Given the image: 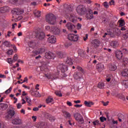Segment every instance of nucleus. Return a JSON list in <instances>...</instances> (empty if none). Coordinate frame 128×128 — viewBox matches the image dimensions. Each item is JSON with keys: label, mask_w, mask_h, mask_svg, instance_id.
<instances>
[{"label": "nucleus", "mask_w": 128, "mask_h": 128, "mask_svg": "<svg viewBox=\"0 0 128 128\" xmlns=\"http://www.w3.org/2000/svg\"><path fill=\"white\" fill-rule=\"evenodd\" d=\"M57 56H58V58H62L64 56V54L60 52H58Z\"/></svg>", "instance_id": "nucleus-28"}, {"label": "nucleus", "mask_w": 128, "mask_h": 128, "mask_svg": "<svg viewBox=\"0 0 128 128\" xmlns=\"http://www.w3.org/2000/svg\"><path fill=\"white\" fill-rule=\"evenodd\" d=\"M10 10V8L8 6H4L0 8V12H6Z\"/></svg>", "instance_id": "nucleus-22"}, {"label": "nucleus", "mask_w": 128, "mask_h": 128, "mask_svg": "<svg viewBox=\"0 0 128 128\" xmlns=\"http://www.w3.org/2000/svg\"><path fill=\"white\" fill-rule=\"evenodd\" d=\"M84 2H85V4H92V1L90 0H85L84 1Z\"/></svg>", "instance_id": "nucleus-53"}, {"label": "nucleus", "mask_w": 128, "mask_h": 128, "mask_svg": "<svg viewBox=\"0 0 128 128\" xmlns=\"http://www.w3.org/2000/svg\"><path fill=\"white\" fill-rule=\"evenodd\" d=\"M7 62L10 64H12V62H14V61L12 58H8Z\"/></svg>", "instance_id": "nucleus-38"}, {"label": "nucleus", "mask_w": 128, "mask_h": 128, "mask_svg": "<svg viewBox=\"0 0 128 128\" xmlns=\"http://www.w3.org/2000/svg\"><path fill=\"white\" fill-rule=\"evenodd\" d=\"M12 88L10 87L8 90H7L5 92L4 94H8L12 92Z\"/></svg>", "instance_id": "nucleus-42"}, {"label": "nucleus", "mask_w": 128, "mask_h": 128, "mask_svg": "<svg viewBox=\"0 0 128 128\" xmlns=\"http://www.w3.org/2000/svg\"><path fill=\"white\" fill-rule=\"evenodd\" d=\"M122 76L128 77V70L124 69L122 72Z\"/></svg>", "instance_id": "nucleus-24"}, {"label": "nucleus", "mask_w": 128, "mask_h": 128, "mask_svg": "<svg viewBox=\"0 0 128 128\" xmlns=\"http://www.w3.org/2000/svg\"><path fill=\"white\" fill-rule=\"evenodd\" d=\"M86 18L88 20H92V18H94V15L92 14L88 13L86 14Z\"/></svg>", "instance_id": "nucleus-27"}, {"label": "nucleus", "mask_w": 128, "mask_h": 128, "mask_svg": "<svg viewBox=\"0 0 128 128\" xmlns=\"http://www.w3.org/2000/svg\"><path fill=\"white\" fill-rule=\"evenodd\" d=\"M84 104L86 106H88V108H90V106H94V104L93 102L91 101L85 100L84 102Z\"/></svg>", "instance_id": "nucleus-19"}, {"label": "nucleus", "mask_w": 128, "mask_h": 128, "mask_svg": "<svg viewBox=\"0 0 128 128\" xmlns=\"http://www.w3.org/2000/svg\"><path fill=\"white\" fill-rule=\"evenodd\" d=\"M16 26H18V24H16V23L12 24V30H14V28H16Z\"/></svg>", "instance_id": "nucleus-58"}, {"label": "nucleus", "mask_w": 128, "mask_h": 128, "mask_svg": "<svg viewBox=\"0 0 128 128\" xmlns=\"http://www.w3.org/2000/svg\"><path fill=\"white\" fill-rule=\"evenodd\" d=\"M4 46H10V42H8V41H5L4 42Z\"/></svg>", "instance_id": "nucleus-50"}, {"label": "nucleus", "mask_w": 128, "mask_h": 128, "mask_svg": "<svg viewBox=\"0 0 128 128\" xmlns=\"http://www.w3.org/2000/svg\"><path fill=\"white\" fill-rule=\"evenodd\" d=\"M116 58L118 60H121L122 58V51H117L116 52Z\"/></svg>", "instance_id": "nucleus-21"}, {"label": "nucleus", "mask_w": 128, "mask_h": 128, "mask_svg": "<svg viewBox=\"0 0 128 128\" xmlns=\"http://www.w3.org/2000/svg\"><path fill=\"white\" fill-rule=\"evenodd\" d=\"M12 124H22V119L18 117L12 120Z\"/></svg>", "instance_id": "nucleus-10"}, {"label": "nucleus", "mask_w": 128, "mask_h": 128, "mask_svg": "<svg viewBox=\"0 0 128 128\" xmlns=\"http://www.w3.org/2000/svg\"><path fill=\"white\" fill-rule=\"evenodd\" d=\"M110 46H112V48H116V46H118V42L116 41H112L110 42Z\"/></svg>", "instance_id": "nucleus-31"}, {"label": "nucleus", "mask_w": 128, "mask_h": 128, "mask_svg": "<svg viewBox=\"0 0 128 128\" xmlns=\"http://www.w3.org/2000/svg\"><path fill=\"white\" fill-rule=\"evenodd\" d=\"M57 70L58 72L61 70L62 72H64L68 70V66L64 64H60L57 66Z\"/></svg>", "instance_id": "nucleus-6"}, {"label": "nucleus", "mask_w": 128, "mask_h": 128, "mask_svg": "<svg viewBox=\"0 0 128 128\" xmlns=\"http://www.w3.org/2000/svg\"><path fill=\"white\" fill-rule=\"evenodd\" d=\"M48 41L50 44H54L56 42V36H52L48 38Z\"/></svg>", "instance_id": "nucleus-16"}, {"label": "nucleus", "mask_w": 128, "mask_h": 128, "mask_svg": "<svg viewBox=\"0 0 128 128\" xmlns=\"http://www.w3.org/2000/svg\"><path fill=\"white\" fill-rule=\"evenodd\" d=\"M26 100L28 104V106H31L32 105V100L28 97H26Z\"/></svg>", "instance_id": "nucleus-39"}, {"label": "nucleus", "mask_w": 128, "mask_h": 128, "mask_svg": "<svg viewBox=\"0 0 128 128\" xmlns=\"http://www.w3.org/2000/svg\"><path fill=\"white\" fill-rule=\"evenodd\" d=\"M55 94L58 96H62V94L60 91L57 90L55 92Z\"/></svg>", "instance_id": "nucleus-40"}, {"label": "nucleus", "mask_w": 128, "mask_h": 128, "mask_svg": "<svg viewBox=\"0 0 128 128\" xmlns=\"http://www.w3.org/2000/svg\"><path fill=\"white\" fill-rule=\"evenodd\" d=\"M14 54V50H10L7 52V54H8V56H12Z\"/></svg>", "instance_id": "nucleus-45"}, {"label": "nucleus", "mask_w": 128, "mask_h": 128, "mask_svg": "<svg viewBox=\"0 0 128 128\" xmlns=\"http://www.w3.org/2000/svg\"><path fill=\"white\" fill-rule=\"evenodd\" d=\"M36 38L39 40H42L44 38V33L42 30L38 31L36 33Z\"/></svg>", "instance_id": "nucleus-8"}, {"label": "nucleus", "mask_w": 128, "mask_h": 128, "mask_svg": "<svg viewBox=\"0 0 128 128\" xmlns=\"http://www.w3.org/2000/svg\"><path fill=\"white\" fill-rule=\"evenodd\" d=\"M74 118L77 122H78L79 124H82L84 122V118L82 116L80 113H76L74 114Z\"/></svg>", "instance_id": "nucleus-4"}, {"label": "nucleus", "mask_w": 128, "mask_h": 128, "mask_svg": "<svg viewBox=\"0 0 128 128\" xmlns=\"http://www.w3.org/2000/svg\"><path fill=\"white\" fill-rule=\"evenodd\" d=\"M122 84L124 88H128V80H123L122 82Z\"/></svg>", "instance_id": "nucleus-25"}, {"label": "nucleus", "mask_w": 128, "mask_h": 128, "mask_svg": "<svg viewBox=\"0 0 128 128\" xmlns=\"http://www.w3.org/2000/svg\"><path fill=\"white\" fill-rule=\"evenodd\" d=\"M68 38L70 42H78V36L74 34H69Z\"/></svg>", "instance_id": "nucleus-7"}, {"label": "nucleus", "mask_w": 128, "mask_h": 128, "mask_svg": "<svg viewBox=\"0 0 128 128\" xmlns=\"http://www.w3.org/2000/svg\"><path fill=\"white\" fill-rule=\"evenodd\" d=\"M66 62L68 64L72 66V59L71 58H68L66 61Z\"/></svg>", "instance_id": "nucleus-26"}, {"label": "nucleus", "mask_w": 128, "mask_h": 128, "mask_svg": "<svg viewBox=\"0 0 128 128\" xmlns=\"http://www.w3.org/2000/svg\"><path fill=\"white\" fill-rule=\"evenodd\" d=\"M66 27L68 28V30H72L75 28L76 26L74 24H72V23L68 22L66 24Z\"/></svg>", "instance_id": "nucleus-17"}, {"label": "nucleus", "mask_w": 128, "mask_h": 128, "mask_svg": "<svg viewBox=\"0 0 128 128\" xmlns=\"http://www.w3.org/2000/svg\"><path fill=\"white\" fill-rule=\"evenodd\" d=\"M102 104L104 106H106L108 104V102H104V101L102 102Z\"/></svg>", "instance_id": "nucleus-54"}, {"label": "nucleus", "mask_w": 128, "mask_h": 128, "mask_svg": "<svg viewBox=\"0 0 128 128\" xmlns=\"http://www.w3.org/2000/svg\"><path fill=\"white\" fill-rule=\"evenodd\" d=\"M13 60H14V62H16L18 60V54H15L14 55Z\"/></svg>", "instance_id": "nucleus-49"}, {"label": "nucleus", "mask_w": 128, "mask_h": 128, "mask_svg": "<svg viewBox=\"0 0 128 128\" xmlns=\"http://www.w3.org/2000/svg\"><path fill=\"white\" fill-rule=\"evenodd\" d=\"M92 44L94 48H98L100 46V41L98 40H92Z\"/></svg>", "instance_id": "nucleus-14"}, {"label": "nucleus", "mask_w": 128, "mask_h": 128, "mask_svg": "<svg viewBox=\"0 0 128 128\" xmlns=\"http://www.w3.org/2000/svg\"><path fill=\"white\" fill-rule=\"evenodd\" d=\"M64 115L66 118H70V114L68 113V112H66V111H64L63 112Z\"/></svg>", "instance_id": "nucleus-29"}, {"label": "nucleus", "mask_w": 128, "mask_h": 128, "mask_svg": "<svg viewBox=\"0 0 128 128\" xmlns=\"http://www.w3.org/2000/svg\"><path fill=\"white\" fill-rule=\"evenodd\" d=\"M96 68L98 69L99 72H100L104 70V65L103 64H98L96 66Z\"/></svg>", "instance_id": "nucleus-12"}, {"label": "nucleus", "mask_w": 128, "mask_h": 128, "mask_svg": "<svg viewBox=\"0 0 128 128\" xmlns=\"http://www.w3.org/2000/svg\"><path fill=\"white\" fill-rule=\"evenodd\" d=\"M10 36H14V34H12V32L8 31L7 34H5V38H10Z\"/></svg>", "instance_id": "nucleus-35"}, {"label": "nucleus", "mask_w": 128, "mask_h": 128, "mask_svg": "<svg viewBox=\"0 0 128 128\" xmlns=\"http://www.w3.org/2000/svg\"><path fill=\"white\" fill-rule=\"evenodd\" d=\"M77 28L78 30H80V28H82V25L80 24H78L77 25Z\"/></svg>", "instance_id": "nucleus-62"}, {"label": "nucleus", "mask_w": 128, "mask_h": 128, "mask_svg": "<svg viewBox=\"0 0 128 128\" xmlns=\"http://www.w3.org/2000/svg\"><path fill=\"white\" fill-rule=\"evenodd\" d=\"M109 70H110L114 72V70H116V66L111 65L109 67Z\"/></svg>", "instance_id": "nucleus-34"}, {"label": "nucleus", "mask_w": 128, "mask_h": 128, "mask_svg": "<svg viewBox=\"0 0 128 128\" xmlns=\"http://www.w3.org/2000/svg\"><path fill=\"white\" fill-rule=\"evenodd\" d=\"M54 56V54H52V52H46L45 54L44 58H48V60H50V58H52Z\"/></svg>", "instance_id": "nucleus-15"}, {"label": "nucleus", "mask_w": 128, "mask_h": 128, "mask_svg": "<svg viewBox=\"0 0 128 128\" xmlns=\"http://www.w3.org/2000/svg\"><path fill=\"white\" fill-rule=\"evenodd\" d=\"M76 10L78 14H80L82 12H86V6L80 4L77 6Z\"/></svg>", "instance_id": "nucleus-5"}, {"label": "nucleus", "mask_w": 128, "mask_h": 128, "mask_svg": "<svg viewBox=\"0 0 128 128\" xmlns=\"http://www.w3.org/2000/svg\"><path fill=\"white\" fill-rule=\"evenodd\" d=\"M46 20L48 24H54L56 18L52 14H50L46 16Z\"/></svg>", "instance_id": "nucleus-3"}, {"label": "nucleus", "mask_w": 128, "mask_h": 128, "mask_svg": "<svg viewBox=\"0 0 128 128\" xmlns=\"http://www.w3.org/2000/svg\"><path fill=\"white\" fill-rule=\"evenodd\" d=\"M66 104L68 106H72V104L70 101H67Z\"/></svg>", "instance_id": "nucleus-57"}, {"label": "nucleus", "mask_w": 128, "mask_h": 128, "mask_svg": "<svg viewBox=\"0 0 128 128\" xmlns=\"http://www.w3.org/2000/svg\"><path fill=\"white\" fill-rule=\"evenodd\" d=\"M104 6L106 8H108V2H104Z\"/></svg>", "instance_id": "nucleus-56"}, {"label": "nucleus", "mask_w": 128, "mask_h": 128, "mask_svg": "<svg viewBox=\"0 0 128 128\" xmlns=\"http://www.w3.org/2000/svg\"><path fill=\"white\" fill-rule=\"evenodd\" d=\"M32 119L33 120V122H36V116H32Z\"/></svg>", "instance_id": "nucleus-64"}, {"label": "nucleus", "mask_w": 128, "mask_h": 128, "mask_svg": "<svg viewBox=\"0 0 128 128\" xmlns=\"http://www.w3.org/2000/svg\"><path fill=\"white\" fill-rule=\"evenodd\" d=\"M22 108V104H20V103H18L17 104V108Z\"/></svg>", "instance_id": "nucleus-63"}, {"label": "nucleus", "mask_w": 128, "mask_h": 128, "mask_svg": "<svg viewBox=\"0 0 128 128\" xmlns=\"http://www.w3.org/2000/svg\"><path fill=\"white\" fill-rule=\"evenodd\" d=\"M70 46H72V43L69 42L65 44L64 46L66 48H70Z\"/></svg>", "instance_id": "nucleus-46"}, {"label": "nucleus", "mask_w": 128, "mask_h": 128, "mask_svg": "<svg viewBox=\"0 0 128 128\" xmlns=\"http://www.w3.org/2000/svg\"><path fill=\"white\" fill-rule=\"evenodd\" d=\"M45 28L46 30H49V32H52V30L54 29L52 27H50V26H46Z\"/></svg>", "instance_id": "nucleus-36"}, {"label": "nucleus", "mask_w": 128, "mask_h": 128, "mask_svg": "<svg viewBox=\"0 0 128 128\" xmlns=\"http://www.w3.org/2000/svg\"><path fill=\"white\" fill-rule=\"evenodd\" d=\"M52 32H54L56 34H60V30L58 29V28H53V30H52Z\"/></svg>", "instance_id": "nucleus-23"}, {"label": "nucleus", "mask_w": 128, "mask_h": 128, "mask_svg": "<svg viewBox=\"0 0 128 128\" xmlns=\"http://www.w3.org/2000/svg\"><path fill=\"white\" fill-rule=\"evenodd\" d=\"M123 62H125V64H128V58H124L123 60Z\"/></svg>", "instance_id": "nucleus-61"}, {"label": "nucleus", "mask_w": 128, "mask_h": 128, "mask_svg": "<svg viewBox=\"0 0 128 128\" xmlns=\"http://www.w3.org/2000/svg\"><path fill=\"white\" fill-rule=\"evenodd\" d=\"M34 14L36 16V18H40V12L37 11L34 13Z\"/></svg>", "instance_id": "nucleus-43"}, {"label": "nucleus", "mask_w": 128, "mask_h": 128, "mask_svg": "<svg viewBox=\"0 0 128 128\" xmlns=\"http://www.w3.org/2000/svg\"><path fill=\"white\" fill-rule=\"evenodd\" d=\"M76 70L79 72L75 73L74 75V78L76 80H80L82 78L84 70L80 66H77Z\"/></svg>", "instance_id": "nucleus-2"}, {"label": "nucleus", "mask_w": 128, "mask_h": 128, "mask_svg": "<svg viewBox=\"0 0 128 128\" xmlns=\"http://www.w3.org/2000/svg\"><path fill=\"white\" fill-rule=\"evenodd\" d=\"M88 38V34H86L85 37H84V42H86V40Z\"/></svg>", "instance_id": "nucleus-55"}, {"label": "nucleus", "mask_w": 128, "mask_h": 128, "mask_svg": "<svg viewBox=\"0 0 128 128\" xmlns=\"http://www.w3.org/2000/svg\"><path fill=\"white\" fill-rule=\"evenodd\" d=\"M84 50H80L78 52V54H80V56H84Z\"/></svg>", "instance_id": "nucleus-37"}, {"label": "nucleus", "mask_w": 128, "mask_h": 128, "mask_svg": "<svg viewBox=\"0 0 128 128\" xmlns=\"http://www.w3.org/2000/svg\"><path fill=\"white\" fill-rule=\"evenodd\" d=\"M116 96H117V98H118L120 100H124V96L122 94H118V95H116Z\"/></svg>", "instance_id": "nucleus-41"}, {"label": "nucleus", "mask_w": 128, "mask_h": 128, "mask_svg": "<svg viewBox=\"0 0 128 128\" xmlns=\"http://www.w3.org/2000/svg\"><path fill=\"white\" fill-rule=\"evenodd\" d=\"M6 105L4 104H0V108L2 110H6Z\"/></svg>", "instance_id": "nucleus-48"}, {"label": "nucleus", "mask_w": 128, "mask_h": 128, "mask_svg": "<svg viewBox=\"0 0 128 128\" xmlns=\"http://www.w3.org/2000/svg\"><path fill=\"white\" fill-rule=\"evenodd\" d=\"M38 128H48V124L44 122H39L36 125Z\"/></svg>", "instance_id": "nucleus-13"}, {"label": "nucleus", "mask_w": 128, "mask_h": 128, "mask_svg": "<svg viewBox=\"0 0 128 128\" xmlns=\"http://www.w3.org/2000/svg\"><path fill=\"white\" fill-rule=\"evenodd\" d=\"M16 114V112H14V110H10L8 112V114L6 116V118H8V120L10 118H12Z\"/></svg>", "instance_id": "nucleus-9"}, {"label": "nucleus", "mask_w": 128, "mask_h": 128, "mask_svg": "<svg viewBox=\"0 0 128 128\" xmlns=\"http://www.w3.org/2000/svg\"><path fill=\"white\" fill-rule=\"evenodd\" d=\"M98 88H104V84L100 82L98 84Z\"/></svg>", "instance_id": "nucleus-32"}, {"label": "nucleus", "mask_w": 128, "mask_h": 128, "mask_svg": "<svg viewBox=\"0 0 128 128\" xmlns=\"http://www.w3.org/2000/svg\"><path fill=\"white\" fill-rule=\"evenodd\" d=\"M122 52L124 54H128V50H126V48H124L122 50Z\"/></svg>", "instance_id": "nucleus-59"}, {"label": "nucleus", "mask_w": 128, "mask_h": 128, "mask_svg": "<svg viewBox=\"0 0 128 128\" xmlns=\"http://www.w3.org/2000/svg\"><path fill=\"white\" fill-rule=\"evenodd\" d=\"M119 22V26H124L125 23H124V20H120L118 21Z\"/></svg>", "instance_id": "nucleus-33"}, {"label": "nucleus", "mask_w": 128, "mask_h": 128, "mask_svg": "<svg viewBox=\"0 0 128 128\" xmlns=\"http://www.w3.org/2000/svg\"><path fill=\"white\" fill-rule=\"evenodd\" d=\"M58 73H57L56 74V76L54 75H52V74H45V76L47 78H49L50 80H56L58 78Z\"/></svg>", "instance_id": "nucleus-11"}, {"label": "nucleus", "mask_w": 128, "mask_h": 128, "mask_svg": "<svg viewBox=\"0 0 128 128\" xmlns=\"http://www.w3.org/2000/svg\"><path fill=\"white\" fill-rule=\"evenodd\" d=\"M112 76L110 75L106 78V80L108 82H110V80H112Z\"/></svg>", "instance_id": "nucleus-44"}, {"label": "nucleus", "mask_w": 128, "mask_h": 128, "mask_svg": "<svg viewBox=\"0 0 128 128\" xmlns=\"http://www.w3.org/2000/svg\"><path fill=\"white\" fill-rule=\"evenodd\" d=\"M69 20L70 22H78V18L76 16L74 15H70V16L69 18Z\"/></svg>", "instance_id": "nucleus-18"}, {"label": "nucleus", "mask_w": 128, "mask_h": 128, "mask_svg": "<svg viewBox=\"0 0 128 128\" xmlns=\"http://www.w3.org/2000/svg\"><path fill=\"white\" fill-rule=\"evenodd\" d=\"M13 12L15 14L16 18L12 20V22H18L22 18V16L20 14H22L24 12V10L22 9L15 8L13 10Z\"/></svg>", "instance_id": "nucleus-1"}, {"label": "nucleus", "mask_w": 128, "mask_h": 128, "mask_svg": "<svg viewBox=\"0 0 128 128\" xmlns=\"http://www.w3.org/2000/svg\"><path fill=\"white\" fill-rule=\"evenodd\" d=\"M123 38L124 40H126L128 38V32L123 35Z\"/></svg>", "instance_id": "nucleus-52"}, {"label": "nucleus", "mask_w": 128, "mask_h": 128, "mask_svg": "<svg viewBox=\"0 0 128 128\" xmlns=\"http://www.w3.org/2000/svg\"><path fill=\"white\" fill-rule=\"evenodd\" d=\"M100 122H104V120H106V118L104 116L100 117Z\"/></svg>", "instance_id": "nucleus-47"}, {"label": "nucleus", "mask_w": 128, "mask_h": 128, "mask_svg": "<svg viewBox=\"0 0 128 128\" xmlns=\"http://www.w3.org/2000/svg\"><path fill=\"white\" fill-rule=\"evenodd\" d=\"M68 122L70 126H72V124H74V123L72 121V120H68Z\"/></svg>", "instance_id": "nucleus-51"}, {"label": "nucleus", "mask_w": 128, "mask_h": 128, "mask_svg": "<svg viewBox=\"0 0 128 128\" xmlns=\"http://www.w3.org/2000/svg\"><path fill=\"white\" fill-rule=\"evenodd\" d=\"M54 102V99L52 98H50V97H48L46 100V104H50V102Z\"/></svg>", "instance_id": "nucleus-30"}, {"label": "nucleus", "mask_w": 128, "mask_h": 128, "mask_svg": "<svg viewBox=\"0 0 128 128\" xmlns=\"http://www.w3.org/2000/svg\"><path fill=\"white\" fill-rule=\"evenodd\" d=\"M46 52V49L41 48L38 50L33 52H34V54H35L36 56L37 54H42L43 52Z\"/></svg>", "instance_id": "nucleus-20"}, {"label": "nucleus", "mask_w": 128, "mask_h": 128, "mask_svg": "<svg viewBox=\"0 0 128 128\" xmlns=\"http://www.w3.org/2000/svg\"><path fill=\"white\" fill-rule=\"evenodd\" d=\"M74 106H75V108H82V105L76 104H75Z\"/></svg>", "instance_id": "nucleus-60"}]
</instances>
